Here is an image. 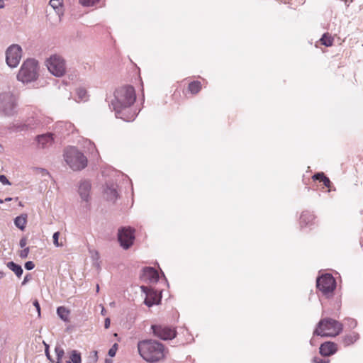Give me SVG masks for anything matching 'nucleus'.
Listing matches in <instances>:
<instances>
[{"label":"nucleus","instance_id":"1","mask_svg":"<svg viewBox=\"0 0 363 363\" xmlns=\"http://www.w3.org/2000/svg\"><path fill=\"white\" fill-rule=\"evenodd\" d=\"M138 350L141 357L150 363L159 362L164 357V345L156 340H145L139 341Z\"/></svg>","mask_w":363,"mask_h":363},{"label":"nucleus","instance_id":"2","mask_svg":"<svg viewBox=\"0 0 363 363\" xmlns=\"http://www.w3.org/2000/svg\"><path fill=\"white\" fill-rule=\"evenodd\" d=\"M135 92L133 86H126L117 89L114 93V100L111 101L116 117L123 118L119 116L121 111L130 107L135 102Z\"/></svg>","mask_w":363,"mask_h":363},{"label":"nucleus","instance_id":"3","mask_svg":"<svg viewBox=\"0 0 363 363\" xmlns=\"http://www.w3.org/2000/svg\"><path fill=\"white\" fill-rule=\"evenodd\" d=\"M64 159L74 171L83 169L87 166L86 157L74 147H69L65 150Z\"/></svg>","mask_w":363,"mask_h":363},{"label":"nucleus","instance_id":"4","mask_svg":"<svg viewBox=\"0 0 363 363\" xmlns=\"http://www.w3.org/2000/svg\"><path fill=\"white\" fill-rule=\"evenodd\" d=\"M38 69V61L34 59H28L21 65L17 79L24 84L35 81L39 75Z\"/></svg>","mask_w":363,"mask_h":363},{"label":"nucleus","instance_id":"5","mask_svg":"<svg viewBox=\"0 0 363 363\" xmlns=\"http://www.w3.org/2000/svg\"><path fill=\"white\" fill-rule=\"evenodd\" d=\"M342 330V325L338 321L332 318H324L320 320L313 335L322 337H334Z\"/></svg>","mask_w":363,"mask_h":363},{"label":"nucleus","instance_id":"6","mask_svg":"<svg viewBox=\"0 0 363 363\" xmlns=\"http://www.w3.org/2000/svg\"><path fill=\"white\" fill-rule=\"evenodd\" d=\"M45 65L49 72L55 77H61L66 72V62L65 59L59 55H52L46 60Z\"/></svg>","mask_w":363,"mask_h":363},{"label":"nucleus","instance_id":"7","mask_svg":"<svg viewBox=\"0 0 363 363\" xmlns=\"http://www.w3.org/2000/svg\"><path fill=\"white\" fill-rule=\"evenodd\" d=\"M16 106V99L11 91L0 94V113L10 116Z\"/></svg>","mask_w":363,"mask_h":363},{"label":"nucleus","instance_id":"8","mask_svg":"<svg viewBox=\"0 0 363 363\" xmlns=\"http://www.w3.org/2000/svg\"><path fill=\"white\" fill-rule=\"evenodd\" d=\"M22 57V48L19 45L13 44L6 51V62L11 68L16 67Z\"/></svg>","mask_w":363,"mask_h":363},{"label":"nucleus","instance_id":"9","mask_svg":"<svg viewBox=\"0 0 363 363\" xmlns=\"http://www.w3.org/2000/svg\"><path fill=\"white\" fill-rule=\"evenodd\" d=\"M316 284L318 289L325 294L333 292L336 286V282L334 277L329 274H326L318 277L317 279Z\"/></svg>","mask_w":363,"mask_h":363},{"label":"nucleus","instance_id":"10","mask_svg":"<svg viewBox=\"0 0 363 363\" xmlns=\"http://www.w3.org/2000/svg\"><path fill=\"white\" fill-rule=\"evenodd\" d=\"M118 241L124 249H128L135 239L134 230L130 227H123L118 230Z\"/></svg>","mask_w":363,"mask_h":363},{"label":"nucleus","instance_id":"11","mask_svg":"<svg viewBox=\"0 0 363 363\" xmlns=\"http://www.w3.org/2000/svg\"><path fill=\"white\" fill-rule=\"evenodd\" d=\"M151 328L154 335L163 340H172L177 335L175 329L169 326L152 325Z\"/></svg>","mask_w":363,"mask_h":363},{"label":"nucleus","instance_id":"12","mask_svg":"<svg viewBox=\"0 0 363 363\" xmlns=\"http://www.w3.org/2000/svg\"><path fill=\"white\" fill-rule=\"evenodd\" d=\"M77 192L82 202L86 203L88 206L91 200V183L88 179H83L79 182Z\"/></svg>","mask_w":363,"mask_h":363},{"label":"nucleus","instance_id":"13","mask_svg":"<svg viewBox=\"0 0 363 363\" xmlns=\"http://www.w3.org/2000/svg\"><path fill=\"white\" fill-rule=\"evenodd\" d=\"M35 141L38 148H48L54 143L53 134L51 133H47L38 135L35 137Z\"/></svg>","mask_w":363,"mask_h":363},{"label":"nucleus","instance_id":"14","mask_svg":"<svg viewBox=\"0 0 363 363\" xmlns=\"http://www.w3.org/2000/svg\"><path fill=\"white\" fill-rule=\"evenodd\" d=\"M337 351V345L331 342L323 343L320 347V353L321 355L328 357L333 354Z\"/></svg>","mask_w":363,"mask_h":363},{"label":"nucleus","instance_id":"15","mask_svg":"<svg viewBox=\"0 0 363 363\" xmlns=\"http://www.w3.org/2000/svg\"><path fill=\"white\" fill-rule=\"evenodd\" d=\"M141 290L146 294V298L144 301V303L148 307H151L154 304H157L158 301L156 299L155 294L152 292V290L147 286H142Z\"/></svg>","mask_w":363,"mask_h":363},{"label":"nucleus","instance_id":"16","mask_svg":"<svg viewBox=\"0 0 363 363\" xmlns=\"http://www.w3.org/2000/svg\"><path fill=\"white\" fill-rule=\"evenodd\" d=\"M104 196L107 200L114 201L118 196L116 185L114 184H106L104 189Z\"/></svg>","mask_w":363,"mask_h":363},{"label":"nucleus","instance_id":"17","mask_svg":"<svg viewBox=\"0 0 363 363\" xmlns=\"http://www.w3.org/2000/svg\"><path fill=\"white\" fill-rule=\"evenodd\" d=\"M143 277L150 282H157L159 279V274L157 270L152 267H146L143 269Z\"/></svg>","mask_w":363,"mask_h":363},{"label":"nucleus","instance_id":"18","mask_svg":"<svg viewBox=\"0 0 363 363\" xmlns=\"http://www.w3.org/2000/svg\"><path fill=\"white\" fill-rule=\"evenodd\" d=\"M55 352L57 357V362L56 363H65L66 359H69L65 355V352L64 350V348L62 347L61 345L57 344L55 348Z\"/></svg>","mask_w":363,"mask_h":363},{"label":"nucleus","instance_id":"19","mask_svg":"<svg viewBox=\"0 0 363 363\" xmlns=\"http://www.w3.org/2000/svg\"><path fill=\"white\" fill-rule=\"evenodd\" d=\"M6 267L11 270L18 278L22 276L23 270L21 265L11 261L6 263Z\"/></svg>","mask_w":363,"mask_h":363},{"label":"nucleus","instance_id":"20","mask_svg":"<svg viewBox=\"0 0 363 363\" xmlns=\"http://www.w3.org/2000/svg\"><path fill=\"white\" fill-rule=\"evenodd\" d=\"M49 4L55 10L59 18L63 14L62 0H50Z\"/></svg>","mask_w":363,"mask_h":363},{"label":"nucleus","instance_id":"21","mask_svg":"<svg viewBox=\"0 0 363 363\" xmlns=\"http://www.w3.org/2000/svg\"><path fill=\"white\" fill-rule=\"evenodd\" d=\"M15 127L18 131H26L34 128L35 126L34 124L31 123V120H28L23 123L16 124Z\"/></svg>","mask_w":363,"mask_h":363},{"label":"nucleus","instance_id":"22","mask_svg":"<svg viewBox=\"0 0 363 363\" xmlns=\"http://www.w3.org/2000/svg\"><path fill=\"white\" fill-rule=\"evenodd\" d=\"M359 338V335L357 333H353L345 336L343 339V343L345 346L350 345L353 344Z\"/></svg>","mask_w":363,"mask_h":363},{"label":"nucleus","instance_id":"23","mask_svg":"<svg viewBox=\"0 0 363 363\" xmlns=\"http://www.w3.org/2000/svg\"><path fill=\"white\" fill-rule=\"evenodd\" d=\"M57 313L59 317L64 321H67L69 311L64 306H60L57 309Z\"/></svg>","mask_w":363,"mask_h":363},{"label":"nucleus","instance_id":"24","mask_svg":"<svg viewBox=\"0 0 363 363\" xmlns=\"http://www.w3.org/2000/svg\"><path fill=\"white\" fill-rule=\"evenodd\" d=\"M26 215H21L20 216L16 217L14 220V223L16 226L20 228L21 230H23L26 224Z\"/></svg>","mask_w":363,"mask_h":363},{"label":"nucleus","instance_id":"25","mask_svg":"<svg viewBox=\"0 0 363 363\" xmlns=\"http://www.w3.org/2000/svg\"><path fill=\"white\" fill-rule=\"evenodd\" d=\"M201 89V84L200 82L194 81L189 84V89L191 94H197Z\"/></svg>","mask_w":363,"mask_h":363},{"label":"nucleus","instance_id":"26","mask_svg":"<svg viewBox=\"0 0 363 363\" xmlns=\"http://www.w3.org/2000/svg\"><path fill=\"white\" fill-rule=\"evenodd\" d=\"M313 219V215L311 214L308 212H303L300 217L301 223H305L307 225L310 222H311Z\"/></svg>","mask_w":363,"mask_h":363},{"label":"nucleus","instance_id":"27","mask_svg":"<svg viewBox=\"0 0 363 363\" xmlns=\"http://www.w3.org/2000/svg\"><path fill=\"white\" fill-rule=\"evenodd\" d=\"M69 359L72 363H81L82 358L81 354L77 350H72Z\"/></svg>","mask_w":363,"mask_h":363},{"label":"nucleus","instance_id":"28","mask_svg":"<svg viewBox=\"0 0 363 363\" xmlns=\"http://www.w3.org/2000/svg\"><path fill=\"white\" fill-rule=\"evenodd\" d=\"M321 43L327 47L333 45V38L328 33H325L320 38Z\"/></svg>","mask_w":363,"mask_h":363},{"label":"nucleus","instance_id":"29","mask_svg":"<svg viewBox=\"0 0 363 363\" xmlns=\"http://www.w3.org/2000/svg\"><path fill=\"white\" fill-rule=\"evenodd\" d=\"M79 3L82 5L83 6H93L98 2H99L100 0H78Z\"/></svg>","mask_w":363,"mask_h":363},{"label":"nucleus","instance_id":"30","mask_svg":"<svg viewBox=\"0 0 363 363\" xmlns=\"http://www.w3.org/2000/svg\"><path fill=\"white\" fill-rule=\"evenodd\" d=\"M77 95L80 99L85 100L86 97V91L84 89L80 88L77 89Z\"/></svg>","mask_w":363,"mask_h":363},{"label":"nucleus","instance_id":"31","mask_svg":"<svg viewBox=\"0 0 363 363\" xmlns=\"http://www.w3.org/2000/svg\"><path fill=\"white\" fill-rule=\"evenodd\" d=\"M30 252L29 247H25L19 252V257L22 259H25L28 257Z\"/></svg>","mask_w":363,"mask_h":363},{"label":"nucleus","instance_id":"32","mask_svg":"<svg viewBox=\"0 0 363 363\" xmlns=\"http://www.w3.org/2000/svg\"><path fill=\"white\" fill-rule=\"evenodd\" d=\"M59 236H60V233H59V232H55V233L53 234V236H52L53 243H54V245H55L56 247L62 246V243H60V242H58Z\"/></svg>","mask_w":363,"mask_h":363},{"label":"nucleus","instance_id":"33","mask_svg":"<svg viewBox=\"0 0 363 363\" xmlns=\"http://www.w3.org/2000/svg\"><path fill=\"white\" fill-rule=\"evenodd\" d=\"M118 349V345L115 343L108 350V355L110 357H114L116 355V351Z\"/></svg>","mask_w":363,"mask_h":363},{"label":"nucleus","instance_id":"34","mask_svg":"<svg viewBox=\"0 0 363 363\" xmlns=\"http://www.w3.org/2000/svg\"><path fill=\"white\" fill-rule=\"evenodd\" d=\"M318 176H321L320 182H322L325 186H330V181L328 177H326L324 174H318Z\"/></svg>","mask_w":363,"mask_h":363},{"label":"nucleus","instance_id":"35","mask_svg":"<svg viewBox=\"0 0 363 363\" xmlns=\"http://www.w3.org/2000/svg\"><path fill=\"white\" fill-rule=\"evenodd\" d=\"M313 363H329L328 359H322L320 357H314L313 359Z\"/></svg>","mask_w":363,"mask_h":363},{"label":"nucleus","instance_id":"36","mask_svg":"<svg viewBox=\"0 0 363 363\" xmlns=\"http://www.w3.org/2000/svg\"><path fill=\"white\" fill-rule=\"evenodd\" d=\"M35 267V264L32 261H28L25 263V268L27 270H32Z\"/></svg>","mask_w":363,"mask_h":363},{"label":"nucleus","instance_id":"37","mask_svg":"<svg viewBox=\"0 0 363 363\" xmlns=\"http://www.w3.org/2000/svg\"><path fill=\"white\" fill-rule=\"evenodd\" d=\"M27 245V238L26 237L22 238L19 241V245L21 248H25Z\"/></svg>","mask_w":363,"mask_h":363},{"label":"nucleus","instance_id":"38","mask_svg":"<svg viewBox=\"0 0 363 363\" xmlns=\"http://www.w3.org/2000/svg\"><path fill=\"white\" fill-rule=\"evenodd\" d=\"M31 278H32L31 274H27L25 276V277H24L23 281H22L21 284L22 285L26 284L31 279Z\"/></svg>","mask_w":363,"mask_h":363},{"label":"nucleus","instance_id":"39","mask_svg":"<svg viewBox=\"0 0 363 363\" xmlns=\"http://www.w3.org/2000/svg\"><path fill=\"white\" fill-rule=\"evenodd\" d=\"M0 182L3 184H10L9 181L8 180V179L6 178V177L5 175H0Z\"/></svg>","mask_w":363,"mask_h":363},{"label":"nucleus","instance_id":"40","mask_svg":"<svg viewBox=\"0 0 363 363\" xmlns=\"http://www.w3.org/2000/svg\"><path fill=\"white\" fill-rule=\"evenodd\" d=\"M33 306L36 308V310L38 311V315L40 316V304H39V303H38V301L37 300H35L33 302Z\"/></svg>","mask_w":363,"mask_h":363},{"label":"nucleus","instance_id":"41","mask_svg":"<svg viewBox=\"0 0 363 363\" xmlns=\"http://www.w3.org/2000/svg\"><path fill=\"white\" fill-rule=\"evenodd\" d=\"M92 258L97 260L99 258V253L96 251H92Z\"/></svg>","mask_w":363,"mask_h":363},{"label":"nucleus","instance_id":"42","mask_svg":"<svg viewBox=\"0 0 363 363\" xmlns=\"http://www.w3.org/2000/svg\"><path fill=\"white\" fill-rule=\"evenodd\" d=\"M45 354L48 357V359H50L52 362H54L52 359H51V357L50 355V353H49V351H48V346L46 345V348H45Z\"/></svg>","mask_w":363,"mask_h":363},{"label":"nucleus","instance_id":"43","mask_svg":"<svg viewBox=\"0 0 363 363\" xmlns=\"http://www.w3.org/2000/svg\"><path fill=\"white\" fill-rule=\"evenodd\" d=\"M318 174H324L323 172L321 173H317L316 174L313 175V178L315 180H319L320 182L321 180V176H318Z\"/></svg>","mask_w":363,"mask_h":363},{"label":"nucleus","instance_id":"44","mask_svg":"<svg viewBox=\"0 0 363 363\" xmlns=\"http://www.w3.org/2000/svg\"><path fill=\"white\" fill-rule=\"evenodd\" d=\"M104 327L105 328H108L110 327V319L108 318L105 320Z\"/></svg>","mask_w":363,"mask_h":363},{"label":"nucleus","instance_id":"45","mask_svg":"<svg viewBox=\"0 0 363 363\" xmlns=\"http://www.w3.org/2000/svg\"><path fill=\"white\" fill-rule=\"evenodd\" d=\"M4 7V0H0V9Z\"/></svg>","mask_w":363,"mask_h":363},{"label":"nucleus","instance_id":"46","mask_svg":"<svg viewBox=\"0 0 363 363\" xmlns=\"http://www.w3.org/2000/svg\"><path fill=\"white\" fill-rule=\"evenodd\" d=\"M11 200H12V198H11V197H7V198H6V199H4V201H11Z\"/></svg>","mask_w":363,"mask_h":363},{"label":"nucleus","instance_id":"47","mask_svg":"<svg viewBox=\"0 0 363 363\" xmlns=\"http://www.w3.org/2000/svg\"><path fill=\"white\" fill-rule=\"evenodd\" d=\"M4 277V273L0 271V279Z\"/></svg>","mask_w":363,"mask_h":363},{"label":"nucleus","instance_id":"48","mask_svg":"<svg viewBox=\"0 0 363 363\" xmlns=\"http://www.w3.org/2000/svg\"><path fill=\"white\" fill-rule=\"evenodd\" d=\"M65 363H72L69 359H66Z\"/></svg>","mask_w":363,"mask_h":363},{"label":"nucleus","instance_id":"49","mask_svg":"<svg viewBox=\"0 0 363 363\" xmlns=\"http://www.w3.org/2000/svg\"><path fill=\"white\" fill-rule=\"evenodd\" d=\"M99 284L96 285V292H99Z\"/></svg>","mask_w":363,"mask_h":363},{"label":"nucleus","instance_id":"50","mask_svg":"<svg viewBox=\"0 0 363 363\" xmlns=\"http://www.w3.org/2000/svg\"><path fill=\"white\" fill-rule=\"evenodd\" d=\"M2 151V146L0 145V152Z\"/></svg>","mask_w":363,"mask_h":363},{"label":"nucleus","instance_id":"51","mask_svg":"<svg viewBox=\"0 0 363 363\" xmlns=\"http://www.w3.org/2000/svg\"><path fill=\"white\" fill-rule=\"evenodd\" d=\"M4 201L2 199H0V203H2Z\"/></svg>","mask_w":363,"mask_h":363},{"label":"nucleus","instance_id":"52","mask_svg":"<svg viewBox=\"0 0 363 363\" xmlns=\"http://www.w3.org/2000/svg\"><path fill=\"white\" fill-rule=\"evenodd\" d=\"M43 171L45 172L46 174H48V172H46L45 169H43Z\"/></svg>","mask_w":363,"mask_h":363}]
</instances>
